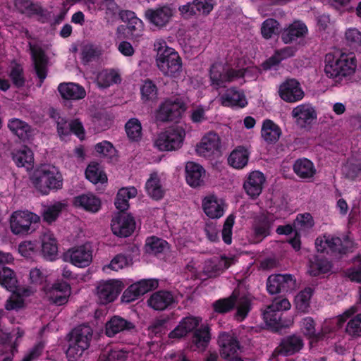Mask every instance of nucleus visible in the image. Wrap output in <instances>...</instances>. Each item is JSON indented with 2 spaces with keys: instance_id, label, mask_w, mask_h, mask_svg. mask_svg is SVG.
I'll return each mask as SVG.
<instances>
[{
  "instance_id": "1",
  "label": "nucleus",
  "mask_w": 361,
  "mask_h": 361,
  "mask_svg": "<svg viewBox=\"0 0 361 361\" xmlns=\"http://www.w3.org/2000/svg\"><path fill=\"white\" fill-rule=\"evenodd\" d=\"M357 68V59L352 52L328 53L324 59V71L326 77L336 82L353 75Z\"/></svg>"
},
{
  "instance_id": "2",
  "label": "nucleus",
  "mask_w": 361,
  "mask_h": 361,
  "mask_svg": "<svg viewBox=\"0 0 361 361\" xmlns=\"http://www.w3.org/2000/svg\"><path fill=\"white\" fill-rule=\"evenodd\" d=\"M154 51L156 52V66L164 76L176 78L180 74L183 68L182 59L178 51L168 46L164 39L155 40Z\"/></svg>"
},
{
  "instance_id": "3",
  "label": "nucleus",
  "mask_w": 361,
  "mask_h": 361,
  "mask_svg": "<svg viewBox=\"0 0 361 361\" xmlns=\"http://www.w3.org/2000/svg\"><path fill=\"white\" fill-rule=\"evenodd\" d=\"M31 181L36 190L42 195L49 194L51 190H59L63 186V178L59 169L51 165H44L33 173Z\"/></svg>"
},
{
  "instance_id": "4",
  "label": "nucleus",
  "mask_w": 361,
  "mask_h": 361,
  "mask_svg": "<svg viewBox=\"0 0 361 361\" xmlns=\"http://www.w3.org/2000/svg\"><path fill=\"white\" fill-rule=\"evenodd\" d=\"M92 337V329L87 325L75 327L69 334L66 357L68 361L78 360L88 349Z\"/></svg>"
},
{
  "instance_id": "5",
  "label": "nucleus",
  "mask_w": 361,
  "mask_h": 361,
  "mask_svg": "<svg viewBox=\"0 0 361 361\" xmlns=\"http://www.w3.org/2000/svg\"><path fill=\"white\" fill-rule=\"evenodd\" d=\"M245 73L246 69L234 68L228 65L216 63L210 68L209 77L211 84L216 88L222 87L225 86L226 83L243 78Z\"/></svg>"
},
{
  "instance_id": "6",
  "label": "nucleus",
  "mask_w": 361,
  "mask_h": 361,
  "mask_svg": "<svg viewBox=\"0 0 361 361\" xmlns=\"http://www.w3.org/2000/svg\"><path fill=\"white\" fill-rule=\"evenodd\" d=\"M40 217L27 210L13 212L9 219L11 232L15 235H27L34 229L32 224L39 223Z\"/></svg>"
},
{
  "instance_id": "7",
  "label": "nucleus",
  "mask_w": 361,
  "mask_h": 361,
  "mask_svg": "<svg viewBox=\"0 0 361 361\" xmlns=\"http://www.w3.org/2000/svg\"><path fill=\"white\" fill-rule=\"evenodd\" d=\"M185 136V132L181 127L169 128L159 133L154 145L160 151H173L179 149Z\"/></svg>"
},
{
  "instance_id": "8",
  "label": "nucleus",
  "mask_w": 361,
  "mask_h": 361,
  "mask_svg": "<svg viewBox=\"0 0 361 361\" xmlns=\"http://www.w3.org/2000/svg\"><path fill=\"white\" fill-rule=\"evenodd\" d=\"M235 305L237 307L235 317L237 319L242 321L246 317L250 309V301L246 297L238 298L233 293L231 297L215 302L214 308L217 312L225 313L232 310Z\"/></svg>"
},
{
  "instance_id": "9",
  "label": "nucleus",
  "mask_w": 361,
  "mask_h": 361,
  "mask_svg": "<svg viewBox=\"0 0 361 361\" xmlns=\"http://www.w3.org/2000/svg\"><path fill=\"white\" fill-rule=\"evenodd\" d=\"M315 246L318 252H345L353 247V241L348 236L341 239L330 234H324L317 238Z\"/></svg>"
},
{
  "instance_id": "10",
  "label": "nucleus",
  "mask_w": 361,
  "mask_h": 361,
  "mask_svg": "<svg viewBox=\"0 0 361 361\" xmlns=\"http://www.w3.org/2000/svg\"><path fill=\"white\" fill-rule=\"evenodd\" d=\"M277 93L283 101L290 104L302 101L305 96L300 82L295 78H286L281 82L277 87Z\"/></svg>"
},
{
  "instance_id": "11",
  "label": "nucleus",
  "mask_w": 361,
  "mask_h": 361,
  "mask_svg": "<svg viewBox=\"0 0 361 361\" xmlns=\"http://www.w3.org/2000/svg\"><path fill=\"white\" fill-rule=\"evenodd\" d=\"M290 116L294 123L300 129L310 128L317 118L315 107L309 102L302 103L293 107Z\"/></svg>"
},
{
  "instance_id": "12",
  "label": "nucleus",
  "mask_w": 361,
  "mask_h": 361,
  "mask_svg": "<svg viewBox=\"0 0 361 361\" xmlns=\"http://www.w3.org/2000/svg\"><path fill=\"white\" fill-rule=\"evenodd\" d=\"M185 104L180 100L164 101L156 113V120L161 122L173 121L181 117L185 111Z\"/></svg>"
},
{
  "instance_id": "13",
  "label": "nucleus",
  "mask_w": 361,
  "mask_h": 361,
  "mask_svg": "<svg viewBox=\"0 0 361 361\" xmlns=\"http://www.w3.org/2000/svg\"><path fill=\"white\" fill-rule=\"evenodd\" d=\"M221 147V139L218 134L214 132H209L197 144L195 151L201 157L211 158L220 154Z\"/></svg>"
},
{
  "instance_id": "14",
  "label": "nucleus",
  "mask_w": 361,
  "mask_h": 361,
  "mask_svg": "<svg viewBox=\"0 0 361 361\" xmlns=\"http://www.w3.org/2000/svg\"><path fill=\"white\" fill-rule=\"evenodd\" d=\"M296 280L291 274H275L270 276L267 279V289L271 294H276L281 291H288L295 287Z\"/></svg>"
},
{
  "instance_id": "15",
  "label": "nucleus",
  "mask_w": 361,
  "mask_h": 361,
  "mask_svg": "<svg viewBox=\"0 0 361 361\" xmlns=\"http://www.w3.org/2000/svg\"><path fill=\"white\" fill-rule=\"evenodd\" d=\"M158 282L153 279L141 280L130 286L123 293L122 301L130 302L137 300L140 296L156 288Z\"/></svg>"
},
{
  "instance_id": "16",
  "label": "nucleus",
  "mask_w": 361,
  "mask_h": 361,
  "mask_svg": "<svg viewBox=\"0 0 361 361\" xmlns=\"http://www.w3.org/2000/svg\"><path fill=\"white\" fill-rule=\"evenodd\" d=\"M66 255L72 264L80 268L88 267L92 261V250L88 243L69 249Z\"/></svg>"
},
{
  "instance_id": "17",
  "label": "nucleus",
  "mask_w": 361,
  "mask_h": 361,
  "mask_svg": "<svg viewBox=\"0 0 361 361\" xmlns=\"http://www.w3.org/2000/svg\"><path fill=\"white\" fill-rule=\"evenodd\" d=\"M71 295V286L64 281H56L45 290L47 299L57 305L66 304Z\"/></svg>"
},
{
  "instance_id": "18",
  "label": "nucleus",
  "mask_w": 361,
  "mask_h": 361,
  "mask_svg": "<svg viewBox=\"0 0 361 361\" xmlns=\"http://www.w3.org/2000/svg\"><path fill=\"white\" fill-rule=\"evenodd\" d=\"M111 227L114 235L119 237H128L134 231L135 221L130 214H119L112 219Z\"/></svg>"
},
{
  "instance_id": "19",
  "label": "nucleus",
  "mask_w": 361,
  "mask_h": 361,
  "mask_svg": "<svg viewBox=\"0 0 361 361\" xmlns=\"http://www.w3.org/2000/svg\"><path fill=\"white\" fill-rule=\"evenodd\" d=\"M121 291L120 282L115 280L101 281L98 283L96 294L99 302L106 304L114 301Z\"/></svg>"
},
{
  "instance_id": "20",
  "label": "nucleus",
  "mask_w": 361,
  "mask_h": 361,
  "mask_svg": "<svg viewBox=\"0 0 361 361\" xmlns=\"http://www.w3.org/2000/svg\"><path fill=\"white\" fill-rule=\"evenodd\" d=\"M273 224V218L268 216L256 218L252 226L250 241L252 243H258L269 235Z\"/></svg>"
},
{
  "instance_id": "21",
  "label": "nucleus",
  "mask_w": 361,
  "mask_h": 361,
  "mask_svg": "<svg viewBox=\"0 0 361 361\" xmlns=\"http://www.w3.org/2000/svg\"><path fill=\"white\" fill-rule=\"evenodd\" d=\"M173 15L174 10L168 5L147 9L145 13L149 22L158 27L166 26L170 22Z\"/></svg>"
},
{
  "instance_id": "22",
  "label": "nucleus",
  "mask_w": 361,
  "mask_h": 361,
  "mask_svg": "<svg viewBox=\"0 0 361 361\" xmlns=\"http://www.w3.org/2000/svg\"><path fill=\"white\" fill-rule=\"evenodd\" d=\"M234 263L233 257L221 256L207 260L204 263L202 273L207 277H216L222 274Z\"/></svg>"
},
{
  "instance_id": "23",
  "label": "nucleus",
  "mask_w": 361,
  "mask_h": 361,
  "mask_svg": "<svg viewBox=\"0 0 361 361\" xmlns=\"http://www.w3.org/2000/svg\"><path fill=\"white\" fill-rule=\"evenodd\" d=\"M202 207L204 214L210 219L221 218L225 211L224 201L216 195L210 194L205 196L202 200Z\"/></svg>"
},
{
  "instance_id": "24",
  "label": "nucleus",
  "mask_w": 361,
  "mask_h": 361,
  "mask_svg": "<svg viewBox=\"0 0 361 361\" xmlns=\"http://www.w3.org/2000/svg\"><path fill=\"white\" fill-rule=\"evenodd\" d=\"M265 181L266 178L262 172L254 171L248 174L243 188L251 199H256L262 193Z\"/></svg>"
},
{
  "instance_id": "25",
  "label": "nucleus",
  "mask_w": 361,
  "mask_h": 361,
  "mask_svg": "<svg viewBox=\"0 0 361 361\" xmlns=\"http://www.w3.org/2000/svg\"><path fill=\"white\" fill-rule=\"evenodd\" d=\"M220 347L221 357L225 360H230L237 356L239 350L238 341L231 335L226 333H221L218 341Z\"/></svg>"
},
{
  "instance_id": "26",
  "label": "nucleus",
  "mask_w": 361,
  "mask_h": 361,
  "mask_svg": "<svg viewBox=\"0 0 361 361\" xmlns=\"http://www.w3.org/2000/svg\"><path fill=\"white\" fill-rule=\"evenodd\" d=\"M39 240L44 257L50 261L54 260L58 255V243L54 233L45 231L41 234Z\"/></svg>"
},
{
  "instance_id": "27",
  "label": "nucleus",
  "mask_w": 361,
  "mask_h": 361,
  "mask_svg": "<svg viewBox=\"0 0 361 361\" xmlns=\"http://www.w3.org/2000/svg\"><path fill=\"white\" fill-rule=\"evenodd\" d=\"M29 47L31 51L35 69L37 76L40 79L41 85L47 76V59L45 57L44 51L39 45L30 43Z\"/></svg>"
},
{
  "instance_id": "28",
  "label": "nucleus",
  "mask_w": 361,
  "mask_h": 361,
  "mask_svg": "<svg viewBox=\"0 0 361 361\" xmlns=\"http://www.w3.org/2000/svg\"><path fill=\"white\" fill-rule=\"evenodd\" d=\"M201 322L202 319L200 317H185L182 319L178 325L169 333V337L176 339L181 338L196 329Z\"/></svg>"
},
{
  "instance_id": "29",
  "label": "nucleus",
  "mask_w": 361,
  "mask_h": 361,
  "mask_svg": "<svg viewBox=\"0 0 361 361\" xmlns=\"http://www.w3.org/2000/svg\"><path fill=\"white\" fill-rule=\"evenodd\" d=\"M221 104L224 106L240 107L245 106L247 104L244 93L231 87L228 89L219 98Z\"/></svg>"
},
{
  "instance_id": "30",
  "label": "nucleus",
  "mask_w": 361,
  "mask_h": 361,
  "mask_svg": "<svg viewBox=\"0 0 361 361\" xmlns=\"http://www.w3.org/2000/svg\"><path fill=\"white\" fill-rule=\"evenodd\" d=\"M186 181L192 187H197L202 184L205 176L204 168L193 161H188L185 164Z\"/></svg>"
},
{
  "instance_id": "31",
  "label": "nucleus",
  "mask_w": 361,
  "mask_h": 361,
  "mask_svg": "<svg viewBox=\"0 0 361 361\" xmlns=\"http://www.w3.org/2000/svg\"><path fill=\"white\" fill-rule=\"evenodd\" d=\"M73 204L86 212L97 213L101 209L102 202L99 198L92 194H84L75 197Z\"/></svg>"
},
{
  "instance_id": "32",
  "label": "nucleus",
  "mask_w": 361,
  "mask_h": 361,
  "mask_svg": "<svg viewBox=\"0 0 361 361\" xmlns=\"http://www.w3.org/2000/svg\"><path fill=\"white\" fill-rule=\"evenodd\" d=\"M307 26L301 21H294L284 29L281 39L285 44H289L299 38L304 37L307 33Z\"/></svg>"
},
{
  "instance_id": "33",
  "label": "nucleus",
  "mask_w": 361,
  "mask_h": 361,
  "mask_svg": "<svg viewBox=\"0 0 361 361\" xmlns=\"http://www.w3.org/2000/svg\"><path fill=\"white\" fill-rule=\"evenodd\" d=\"M58 90L64 99L78 100L83 99L86 95V91L83 87L74 82L61 83Z\"/></svg>"
},
{
  "instance_id": "34",
  "label": "nucleus",
  "mask_w": 361,
  "mask_h": 361,
  "mask_svg": "<svg viewBox=\"0 0 361 361\" xmlns=\"http://www.w3.org/2000/svg\"><path fill=\"white\" fill-rule=\"evenodd\" d=\"M174 297L169 291L154 293L147 300L148 305L155 310H164L174 302Z\"/></svg>"
},
{
  "instance_id": "35",
  "label": "nucleus",
  "mask_w": 361,
  "mask_h": 361,
  "mask_svg": "<svg viewBox=\"0 0 361 361\" xmlns=\"http://www.w3.org/2000/svg\"><path fill=\"white\" fill-rule=\"evenodd\" d=\"M133 328L134 325L130 322L121 317L114 316L106 324V334L109 337H112L120 332Z\"/></svg>"
},
{
  "instance_id": "36",
  "label": "nucleus",
  "mask_w": 361,
  "mask_h": 361,
  "mask_svg": "<svg viewBox=\"0 0 361 361\" xmlns=\"http://www.w3.org/2000/svg\"><path fill=\"white\" fill-rule=\"evenodd\" d=\"M281 129L274 121L270 119H266L263 121L261 136L267 143L276 142L281 135Z\"/></svg>"
},
{
  "instance_id": "37",
  "label": "nucleus",
  "mask_w": 361,
  "mask_h": 361,
  "mask_svg": "<svg viewBox=\"0 0 361 361\" xmlns=\"http://www.w3.org/2000/svg\"><path fill=\"white\" fill-rule=\"evenodd\" d=\"M302 346L303 342L300 336H290L281 341L278 350L283 355H288L298 352Z\"/></svg>"
},
{
  "instance_id": "38",
  "label": "nucleus",
  "mask_w": 361,
  "mask_h": 361,
  "mask_svg": "<svg viewBox=\"0 0 361 361\" xmlns=\"http://www.w3.org/2000/svg\"><path fill=\"white\" fill-rule=\"evenodd\" d=\"M293 171L300 178L307 179L312 178L316 169L313 163L307 159H299L293 165Z\"/></svg>"
},
{
  "instance_id": "39",
  "label": "nucleus",
  "mask_w": 361,
  "mask_h": 361,
  "mask_svg": "<svg viewBox=\"0 0 361 361\" xmlns=\"http://www.w3.org/2000/svg\"><path fill=\"white\" fill-rule=\"evenodd\" d=\"M123 18L128 20L127 32L132 38H137L142 35L144 25L142 21L135 16V13L127 11Z\"/></svg>"
},
{
  "instance_id": "40",
  "label": "nucleus",
  "mask_w": 361,
  "mask_h": 361,
  "mask_svg": "<svg viewBox=\"0 0 361 361\" xmlns=\"http://www.w3.org/2000/svg\"><path fill=\"white\" fill-rule=\"evenodd\" d=\"M248 159V151L243 147H238L232 151L228 157V161L232 167L241 169L247 164Z\"/></svg>"
},
{
  "instance_id": "41",
  "label": "nucleus",
  "mask_w": 361,
  "mask_h": 361,
  "mask_svg": "<svg viewBox=\"0 0 361 361\" xmlns=\"http://www.w3.org/2000/svg\"><path fill=\"white\" fill-rule=\"evenodd\" d=\"M145 189L147 194L153 199L159 200L163 197L164 190L157 173L150 175L149 178L146 182Z\"/></svg>"
},
{
  "instance_id": "42",
  "label": "nucleus",
  "mask_w": 361,
  "mask_h": 361,
  "mask_svg": "<svg viewBox=\"0 0 361 361\" xmlns=\"http://www.w3.org/2000/svg\"><path fill=\"white\" fill-rule=\"evenodd\" d=\"M121 81L120 74L115 70H103L97 76L96 82L99 88H106Z\"/></svg>"
},
{
  "instance_id": "43",
  "label": "nucleus",
  "mask_w": 361,
  "mask_h": 361,
  "mask_svg": "<svg viewBox=\"0 0 361 361\" xmlns=\"http://www.w3.org/2000/svg\"><path fill=\"white\" fill-rule=\"evenodd\" d=\"M137 194V189L135 187H126L121 188L116 195L115 200L116 207L125 211L129 207L128 200L135 197Z\"/></svg>"
},
{
  "instance_id": "44",
  "label": "nucleus",
  "mask_w": 361,
  "mask_h": 361,
  "mask_svg": "<svg viewBox=\"0 0 361 361\" xmlns=\"http://www.w3.org/2000/svg\"><path fill=\"white\" fill-rule=\"evenodd\" d=\"M295 47H286L275 51L274 54L264 63V68H270L279 64L281 61L292 57L296 52Z\"/></svg>"
},
{
  "instance_id": "45",
  "label": "nucleus",
  "mask_w": 361,
  "mask_h": 361,
  "mask_svg": "<svg viewBox=\"0 0 361 361\" xmlns=\"http://www.w3.org/2000/svg\"><path fill=\"white\" fill-rule=\"evenodd\" d=\"M8 127L13 133L21 140L28 139L31 135L30 126L18 118L11 119L8 121Z\"/></svg>"
},
{
  "instance_id": "46",
  "label": "nucleus",
  "mask_w": 361,
  "mask_h": 361,
  "mask_svg": "<svg viewBox=\"0 0 361 361\" xmlns=\"http://www.w3.org/2000/svg\"><path fill=\"white\" fill-rule=\"evenodd\" d=\"M313 293V288L307 287L297 294L295 298V304L298 311L304 313L308 312Z\"/></svg>"
},
{
  "instance_id": "47",
  "label": "nucleus",
  "mask_w": 361,
  "mask_h": 361,
  "mask_svg": "<svg viewBox=\"0 0 361 361\" xmlns=\"http://www.w3.org/2000/svg\"><path fill=\"white\" fill-rule=\"evenodd\" d=\"M0 284L9 291H14L18 281L14 271L6 267H0Z\"/></svg>"
},
{
  "instance_id": "48",
  "label": "nucleus",
  "mask_w": 361,
  "mask_h": 361,
  "mask_svg": "<svg viewBox=\"0 0 361 361\" xmlns=\"http://www.w3.org/2000/svg\"><path fill=\"white\" fill-rule=\"evenodd\" d=\"M13 159L18 167L30 168L34 161L33 153L24 146L13 153Z\"/></svg>"
},
{
  "instance_id": "49",
  "label": "nucleus",
  "mask_w": 361,
  "mask_h": 361,
  "mask_svg": "<svg viewBox=\"0 0 361 361\" xmlns=\"http://www.w3.org/2000/svg\"><path fill=\"white\" fill-rule=\"evenodd\" d=\"M300 330L311 341H317L321 339V334L317 332L314 320L310 317H305L301 320Z\"/></svg>"
},
{
  "instance_id": "50",
  "label": "nucleus",
  "mask_w": 361,
  "mask_h": 361,
  "mask_svg": "<svg viewBox=\"0 0 361 361\" xmlns=\"http://www.w3.org/2000/svg\"><path fill=\"white\" fill-rule=\"evenodd\" d=\"M86 178L92 183H104L107 181V176L101 169L98 164L92 163L88 165L85 171Z\"/></svg>"
},
{
  "instance_id": "51",
  "label": "nucleus",
  "mask_w": 361,
  "mask_h": 361,
  "mask_svg": "<svg viewBox=\"0 0 361 361\" xmlns=\"http://www.w3.org/2000/svg\"><path fill=\"white\" fill-rule=\"evenodd\" d=\"M331 270V264L328 260L315 258L313 261H310L308 272L312 276H319L329 273Z\"/></svg>"
},
{
  "instance_id": "52",
  "label": "nucleus",
  "mask_w": 361,
  "mask_h": 361,
  "mask_svg": "<svg viewBox=\"0 0 361 361\" xmlns=\"http://www.w3.org/2000/svg\"><path fill=\"white\" fill-rule=\"evenodd\" d=\"M51 117L55 121L57 126V132L61 140H65L71 134L70 123L61 117L58 111L51 110Z\"/></svg>"
},
{
  "instance_id": "53",
  "label": "nucleus",
  "mask_w": 361,
  "mask_h": 361,
  "mask_svg": "<svg viewBox=\"0 0 361 361\" xmlns=\"http://www.w3.org/2000/svg\"><path fill=\"white\" fill-rule=\"evenodd\" d=\"M14 3L20 13L28 16L39 14L42 12V7L37 4H34L31 0H15Z\"/></svg>"
},
{
  "instance_id": "54",
  "label": "nucleus",
  "mask_w": 361,
  "mask_h": 361,
  "mask_svg": "<svg viewBox=\"0 0 361 361\" xmlns=\"http://www.w3.org/2000/svg\"><path fill=\"white\" fill-rule=\"evenodd\" d=\"M66 204L61 202H56L54 204L44 207L42 212L43 220L48 224L55 221Z\"/></svg>"
},
{
  "instance_id": "55",
  "label": "nucleus",
  "mask_w": 361,
  "mask_h": 361,
  "mask_svg": "<svg viewBox=\"0 0 361 361\" xmlns=\"http://www.w3.org/2000/svg\"><path fill=\"white\" fill-rule=\"evenodd\" d=\"M210 340L209 328L207 326H202L197 329L192 337V343L197 348L204 349Z\"/></svg>"
},
{
  "instance_id": "56",
  "label": "nucleus",
  "mask_w": 361,
  "mask_h": 361,
  "mask_svg": "<svg viewBox=\"0 0 361 361\" xmlns=\"http://www.w3.org/2000/svg\"><path fill=\"white\" fill-rule=\"evenodd\" d=\"M126 131L129 139L133 141L139 140L142 137L141 123L137 118L130 119L126 124Z\"/></svg>"
},
{
  "instance_id": "57",
  "label": "nucleus",
  "mask_w": 361,
  "mask_h": 361,
  "mask_svg": "<svg viewBox=\"0 0 361 361\" xmlns=\"http://www.w3.org/2000/svg\"><path fill=\"white\" fill-rule=\"evenodd\" d=\"M168 247V243L166 240L156 238L150 237L147 239L146 250L152 254H158L164 251Z\"/></svg>"
},
{
  "instance_id": "58",
  "label": "nucleus",
  "mask_w": 361,
  "mask_h": 361,
  "mask_svg": "<svg viewBox=\"0 0 361 361\" xmlns=\"http://www.w3.org/2000/svg\"><path fill=\"white\" fill-rule=\"evenodd\" d=\"M279 23L273 18L264 20L261 27V33L264 38L270 39L274 35L279 33Z\"/></svg>"
},
{
  "instance_id": "59",
  "label": "nucleus",
  "mask_w": 361,
  "mask_h": 361,
  "mask_svg": "<svg viewBox=\"0 0 361 361\" xmlns=\"http://www.w3.org/2000/svg\"><path fill=\"white\" fill-rule=\"evenodd\" d=\"M345 332L351 337L361 336V314L353 317L347 323Z\"/></svg>"
},
{
  "instance_id": "60",
  "label": "nucleus",
  "mask_w": 361,
  "mask_h": 361,
  "mask_svg": "<svg viewBox=\"0 0 361 361\" xmlns=\"http://www.w3.org/2000/svg\"><path fill=\"white\" fill-rule=\"evenodd\" d=\"M19 254L25 258H32L36 255L37 247L34 242L30 240H25L21 242L18 245Z\"/></svg>"
},
{
  "instance_id": "61",
  "label": "nucleus",
  "mask_w": 361,
  "mask_h": 361,
  "mask_svg": "<svg viewBox=\"0 0 361 361\" xmlns=\"http://www.w3.org/2000/svg\"><path fill=\"white\" fill-rule=\"evenodd\" d=\"M142 99L143 101H152L156 99L157 90L156 85L150 80L144 82L141 87Z\"/></svg>"
},
{
  "instance_id": "62",
  "label": "nucleus",
  "mask_w": 361,
  "mask_h": 361,
  "mask_svg": "<svg viewBox=\"0 0 361 361\" xmlns=\"http://www.w3.org/2000/svg\"><path fill=\"white\" fill-rule=\"evenodd\" d=\"M128 264L129 260L126 256L123 255H118L111 261L109 264L103 267V271L106 272L108 271V269L118 271L127 267Z\"/></svg>"
},
{
  "instance_id": "63",
  "label": "nucleus",
  "mask_w": 361,
  "mask_h": 361,
  "mask_svg": "<svg viewBox=\"0 0 361 361\" xmlns=\"http://www.w3.org/2000/svg\"><path fill=\"white\" fill-rule=\"evenodd\" d=\"M295 227L300 231H306L313 227L314 220L309 213L298 214L295 222Z\"/></svg>"
},
{
  "instance_id": "64",
  "label": "nucleus",
  "mask_w": 361,
  "mask_h": 361,
  "mask_svg": "<svg viewBox=\"0 0 361 361\" xmlns=\"http://www.w3.org/2000/svg\"><path fill=\"white\" fill-rule=\"evenodd\" d=\"M345 39L348 44L355 49H361V32L355 28H350L345 32Z\"/></svg>"
}]
</instances>
